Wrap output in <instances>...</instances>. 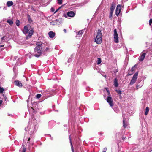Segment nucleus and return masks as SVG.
Masks as SVG:
<instances>
[{
  "label": "nucleus",
  "instance_id": "14",
  "mask_svg": "<svg viewBox=\"0 0 152 152\" xmlns=\"http://www.w3.org/2000/svg\"><path fill=\"white\" fill-rule=\"evenodd\" d=\"M115 91L117 92L118 94L119 95L120 98H121L122 97L121 96V92L119 89H115Z\"/></svg>",
  "mask_w": 152,
  "mask_h": 152
},
{
  "label": "nucleus",
  "instance_id": "31",
  "mask_svg": "<svg viewBox=\"0 0 152 152\" xmlns=\"http://www.w3.org/2000/svg\"><path fill=\"white\" fill-rule=\"evenodd\" d=\"M73 55H71V58H72L73 57ZM72 58H69L68 60V63H70L72 61Z\"/></svg>",
  "mask_w": 152,
  "mask_h": 152
},
{
  "label": "nucleus",
  "instance_id": "18",
  "mask_svg": "<svg viewBox=\"0 0 152 152\" xmlns=\"http://www.w3.org/2000/svg\"><path fill=\"white\" fill-rule=\"evenodd\" d=\"M69 140H70V144H71V149H72V152H74L70 136H69Z\"/></svg>",
  "mask_w": 152,
  "mask_h": 152
},
{
  "label": "nucleus",
  "instance_id": "29",
  "mask_svg": "<svg viewBox=\"0 0 152 152\" xmlns=\"http://www.w3.org/2000/svg\"><path fill=\"white\" fill-rule=\"evenodd\" d=\"M123 126L125 128L127 126V125L126 123H125V120L124 118H123Z\"/></svg>",
  "mask_w": 152,
  "mask_h": 152
},
{
  "label": "nucleus",
  "instance_id": "17",
  "mask_svg": "<svg viewBox=\"0 0 152 152\" xmlns=\"http://www.w3.org/2000/svg\"><path fill=\"white\" fill-rule=\"evenodd\" d=\"M7 22L10 25H12L13 23L12 20L11 19H8Z\"/></svg>",
  "mask_w": 152,
  "mask_h": 152
},
{
  "label": "nucleus",
  "instance_id": "10",
  "mask_svg": "<svg viewBox=\"0 0 152 152\" xmlns=\"http://www.w3.org/2000/svg\"><path fill=\"white\" fill-rule=\"evenodd\" d=\"M15 77H13L12 79V82L13 83H15L16 86H22V84L21 81L18 80H15L14 81H13V79H15Z\"/></svg>",
  "mask_w": 152,
  "mask_h": 152
},
{
  "label": "nucleus",
  "instance_id": "3",
  "mask_svg": "<svg viewBox=\"0 0 152 152\" xmlns=\"http://www.w3.org/2000/svg\"><path fill=\"white\" fill-rule=\"evenodd\" d=\"M36 124L35 123H29L27 127L25 128V130L26 131H28V133L31 134L36 130Z\"/></svg>",
  "mask_w": 152,
  "mask_h": 152
},
{
  "label": "nucleus",
  "instance_id": "47",
  "mask_svg": "<svg viewBox=\"0 0 152 152\" xmlns=\"http://www.w3.org/2000/svg\"><path fill=\"white\" fill-rule=\"evenodd\" d=\"M58 10L57 9L54 12V13H56L58 11Z\"/></svg>",
  "mask_w": 152,
  "mask_h": 152
},
{
  "label": "nucleus",
  "instance_id": "27",
  "mask_svg": "<svg viewBox=\"0 0 152 152\" xmlns=\"http://www.w3.org/2000/svg\"><path fill=\"white\" fill-rule=\"evenodd\" d=\"M113 12L110 11V13L109 18L111 19H112Z\"/></svg>",
  "mask_w": 152,
  "mask_h": 152
},
{
  "label": "nucleus",
  "instance_id": "6",
  "mask_svg": "<svg viewBox=\"0 0 152 152\" xmlns=\"http://www.w3.org/2000/svg\"><path fill=\"white\" fill-rule=\"evenodd\" d=\"M114 41L115 43H118V37L116 29L114 30Z\"/></svg>",
  "mask_w": 152,
  "mask_h": 152
},
{
  "label": "nucleus",
  "instance_id": "57",
  "mask_svg": "<svg viewBox=\"0 0 152 152\" xmlns=\"http://www.w3.org/2000/svg\"><path fill=\"white\" fill-rule=\"evenodd\" d=\"M20 87H22V86H19Z\"/></svg>",
  "mask_w": 152,
  "mask_h": 152
},
{
  "label": "nucleus",
  "instance_id": "7",
  "mask_svg": "<svg viewBox=\"0 0 152 152\" xmlns=\"http://www.w3.org/2000/svg\"><path fill=\"white\" fill-rule=\"evenodd\" d=\"M75 15V13L73 11H69L66 14L64 15L65 17L69 18H70L73 17Z\"/></svg>",
  "mask_w": 152,
  "mask_h": 152
},
{
  "label": "nucleus",
  "instance_id": "53",
  "mask_svg": "<svg viewBox=\"0 0 152 152\" xmlns=\"http://www.w3.org/2000/svg\"><path fill=\"white\" fill-rule=\"evenodd\" d=\"M36 122V120H34V123H35Z\"/></svg>",
  "mask_w": 152,
  "mask_h": 152
},
{
  "label": "nucleus",
  "instance_id": "32",
  "mask_svg": "<svg viewBox=\"0 0 152 152\" xmlns=\"http://www.w3.org/2000/svg\"><path fill=\"white\" fill-rule=\"evenodd\" d=\"M41 95L40 94H37L36 96V97L37 98L39 99L41 97Z\"/></svg>",
  "mask_w": 152,
  "mask_h": 152
},
{
  "label": "nucleus",
  "instance_id": "36",
  "mask_svg": "<svg viewBox=\"0 0 152 152\" xmlns=\"http://www.w3.org/2000/svg\"><path fill=\"white\" fill-rule=\"evenodd\" d=\"M118 72V70L117 69H115L114 70L113 72L115 74H116Z\"/></svg>",
  "mask_w": 152,
  "mask_h": 152
},
{
  "label": "nucleus",
  "instance_id": "30",
  "mask_svg": "<svg viewBox=\"0 0 152 152\" xmlns=\"http://www.w3.org/2000/svg\"><path fill=\"white\" fill-rule=\"evenodd\" d=\"M28 20L29 22L30 23H31L32 21V20L30 16L29 15H28Z\"/></svg>",
  "mask_w": 152,
  "mask_h": 152
},
{
  "label": "nucleus",
  "instance_id": "16",
  "mask_svg": "<svg viewBox=\"0 0 152 152\" xmlns=\"http://www.w3.org/2000/svg\"><path fill=\"white\" fill-rule=\"evenodd\" d=\"M13 3L12 1H8L7 2V4L8 7H10L12 5Z\"/></svg>",
  "mask_w": 152,
  "mask_h": 152
},
{
  "label": "nucleus",
  "instance_id": "2",
  "mask_svg": "<svg viewBox=\"0 0 152 152\" xmlns=\"http://www.w3.org/2000/svg\"><path fill=\"white\" fill-rule=\"evenodd\" d=\"M31 26L30 25L28 24L25 26L22 31L23 33L25 35H26L28 33V36L26 37V39H27L28 37L31 38L33 34L34 31V27L31 28Z\"/></svg>",
  "mask_w": 152,
  "mask_h": 152
},
{
  "label": "nucleus",
  "instance_id": "50",
  "mask_svg": "<svg viewBox=\"0 0 152 152\" xmlns=\"http://www.w3.org/2000/svg\"><path fill=\"white\" fill-rule=\"evenodd\" d=\"M30 140V138H29L28 139V141H29Z\"/></svg>",
  "mask_w": 152,
  "mask_h": 152
},
{
  "label": "nucleus",
  "instance_id": "25",
  "mask_svg": "<svg viewBox=\"0 0 152 152\" xmlns=\"http://www.w3.org/2000/svg\"><path fill=\"white\" fill-rule=\"evenodd\" d=\"M16 25L18 26L20 24V22L18 20H17L16 21Z\"/></svg>",
  "mask_w": 152,
  "mask_h": 152
},
{
  "label": "nucleus",
  "instance_id": "8",
  "mask_svg": "<svg viewBox=\"0 0 152 152\" xmlns=\"http://www.w3.org/2000/svg\"><path fill=\"white\" fill-rule=\"evenodd\" d=\"M138 74V72H136L134 75L131 81L130 82V84H133L136 81V80L137 78Z\"/></svg>",
  "mask_w": 152,
  "mask_h": 152
},
{
  "label": "nucleus",
  "instance_id": "41",
  "mask_svg": "<svg viewBox=\"0 0 152 152\" xmlns=\"http://www.w3.org/2000/svg\"><path fill=\"white\" fill-rule=\"evenodd\" d=\"M126 138V137H122V139L124 140Z\"/></svg>",
  "mask_w": 152,
  "mask_h": 152
},
{
  "label": "nucleus",
  "instance_id": "43",
  "mask_svg": "<svg viewBox=\"0 0 152 152\" xmlns=\"http://www.w3.org/2000/svg\"><path fill=\"white\" fill-rule=\"evenodd\" d=\"M4 46V45H0V48H2V47H3Z\"/></svg>",
  "mask_w": 152,
  "mask_h": 152
},
{
  "label": "nucleus",
  "instance_id": "26",
  "mask_svg": "<svg viewBox=\"0 0 152 152\" xmlns=\"http://www.w3.org/2000/svg\"><path fill=\"white\" fill-rule=\"evenodd\" d=\"M4 90L3 87L0 86V93H2Z\"/></svg>",
  "mask_w": 152,
  "mask_h": 152
},
{
  "label": "nucleus",
  "instance_id": "23",
  "mask_svg": "<svg viewBox=\"0 0 152 152\" xmlns=\"http://www.w3.org/2000/svg\"><path fill=\"white\" fill-rule=\"evenodd\" d=\"M50 49V48H47L45 49V50L44 49L43 52H49L51 50Z\"/></svg>",
  "mask_w": 152,
  "mask_h": 152
},
{
  "label": "nucleus",
  "instance_id": "39",
  "mask_svg": "<svg viewBox=\"0 0 152 152\" xmlns=\"http://www.w3.org/2000/svg\"><path fill=\"white\" fill-rule=\"evenodd\" d=\"M55 11V10L54 8L52 7L51 9V11L52 12H53Z\"/></svg>",
  "mask_w": 152,
  "mask_h": 152
},
{
  "label": "nucleus",
  "instance_id": "40",
  "mask_svg": "<svg viewBox=\"0 0 152 152\" xmlns=\"http://www.w3.org/2000/svg\"><path fill=\"white\" fill-rule=\"evenodd\" d=\"M3 102V101L2 100H0V105L2 104Z\"/></svg>",
  "mask_w": 152,
  "mask_h": 152
},
{
  "label": "nucleus",
  "instance_id": "19",
  "mask_svg": "<svg viewBox=\"0 0 152 152\" xmlns=\"http://www.w3.org/2000/svg\"><path fill=\"white\" fill-rule=\"evenodd\" d=\"M114 86H118V81L117 78H115L114 79Z\"/></svg>",
  "mask_w": 152,
  "mask_h": 152
},
{
  "label": "nucleus",
  "instance_id": "42",
  "mask_svg": "<svg viewBox=\"0 0 152 152\" xmlns=\"http://www.w3.org/2000/svg\"><path fill=\"white\" fill-rule=\"evenodd\" d=\"M4 37H5V36H4L2 38H1V40H4Z\"/></svg>",
  "mask_w": 152,
  "mask_h": 152
},
{
  "label": "nucleus",
  "instance_id": "45",
  "mask_svg": "<svg viewBox=\"0 0 152 152\" xmlns=\"http://www.w3.org/2000/svg\"><path fill=\"white\" fill-rule=\"evenodd\" d=\"M63 31L65 33H66V29H64Z\"/></svg>",
  "mask_w": 152,
  "mask_h": 152
},
{
  "label": "nucleus",
  "instance_id": "15",
  "mask_svg": "<svg viewBox=\"0 0 152 152\" xmlns=\"http://www.w3.org/2000/svg\"><path fill=\"white\" fill-rule=\"evenodd\" d=\"M56 25H59L61 24L62 23V21L61 19H58L56 20Z\"/></svg>",
  "mask_w": 152,
  "mask_h": 152
},
{
  "label": "nucleus",
  "instance_id": "4",
  "mask_svg": "<svg viewBox=\"0 0 152 152\" xmlns=\"http://www.w3.org/2000/svg\"><path fill=\"white\" fill-rule=\"evenodd\" d=\"M102 36L101 30L99 29L95 39V42L97 44H100L102 42Z\"/></svg>",
  "mask_w": 152,
  "mask_h": 152
},
{
  "label": "nucleus",
  "instance_id": "44",
  "mask_svg": "<svg viewBox=\"0 0 152 152\" xmlns=\"http://www.w3.org/2000/svg\"><path fill=\"white\" fill-rule=\"evenodd\" d=\"M83 85H86V82H84L83 83Z\"/></svg>",
  "mask_w": 152,
  "mask_h": 152
},
{
  "label": "nucleus",
  "instance_id": "37",
  "mask_svg": "<svg viewBox=\"0 0 152 152\" xmlns=\"http://www.w3.org/2000/svg\"><path fill=\"white\" fill-rule=\"evenodd\" d=\"M152 23V19H150L149 21V24L151 25Z\"/></svg>",
  "mask_w": 152,
  "mask_h": 152
},
{
  "label": "nucleus",
  "instance_id": "38",
  "mask_svg": "<svg viewBox=\"0 0 152 152\" xmlns=\"http://www.w3.org/2000/svg\"><path fill=\"white\" fill-rule=\"evenodd\" d=\"M107 150V148H104L102 152H106Z\"/></svg>",
  "mask_w": 152,
  "mask_h": 152
},
{
  "label": "nucleus",
  "instance_id": "13",
  "mask_svg": "<svg viewBox=\"0 0 152 152\" xmlns=\"http://www.w3.org/2000/svg\"><path fill=\"white\" fill-rule=\"evenodd\" d=\"M115 7V2H113L111 4L110 11L113 12Z\"/></svg>",
  "mask_w": 152,
  "mask_h": 152
},
{
  "label": "nucleus",
  "instance_id": "22",
  "mask_svg": "<svg viewBox=\"0 0 152 152\" xmlns=\"http://www.w3.org/2000/svg\"><path fill=\"white\" fill-rule=\"evenodd\" d=\"M149 109L148 107H147L145 109V115H147L149 112Z\"/></svg>",
  "mask_w": 152,
  "mask_h": 152
},
{
  "label": "nucleus",
  "instance_id": "20",
  "mask_svg": "<svg viewBox=\"0 0 152 152\" xmlns=\"http://www.w3.org/2000/svg\"><path fill=\"white\" fill-rule=\"evenodd\" d=\"M84 31L83 30H82L79 31L77 33V35H82V34L83 33Z\"/></svg>",
  "mask_w": 152,
  "mask_h": 152
},
{
  "label": "nucleus",
  "instance_id": "54",
  "mask_svg": "<svg viewBox=\"0 0 152 152\" xmlns=\"http://www.w3.org/2000/svg\"><path fill=\"white\" fill-rule=\"evenodd\" d=\"M50 139H51L52 140H53V138H52V137H51V138H50Z\"/></svg>",
  "mask_w": 152,
  "mask_h": 152
},
{
  "label": "nucleus",
  "instance_id": "21",
  "mask_svg": "<svg viewBox=\"0 0 152 152\" xmlns=\"http://www.w3.org/2000/svg\"><path fill=\"white\" fill-rule=\"evenodd\" d=\"M28 109L29 112H30L34 113L35 112L34 110L32 107H31L29 109V108L28 107Z\"/></svg>",
  "mask_w": 152,
  "mask_h": 152
},
{
  "label": "nucleus",
  "instance_id": "9",
  "mask_svg": "<svg viewBox=\"0 0 152 152\" xmlns=\"http://www.w3.org/2000/svg\"><path fill=\"white\" fill-rule=\"evenodd\" d=\"M121 6L120 5L118 4L116 7L115 10V14L118 16L121 11Z\"/></svg>",
  "mask_w": 152,
  "mask_h": 152
},
{
  "label": "nucleus",
  "instance_id": "49",
  "mask_svg": "<svg viewBox=\"0 0 152 152\" xmlns=\"http://www.w3.org/2000/svg\"><path fill=\"white\" fill-rule=\"evenodd\" d=\"M139 86H136L137 89H138V88H140V87H139Z\"/></svg>",
  "mask_w": 152,
  "mask_h": 152
},
{
  "label": "nucleus",
  "instance_id": "1",
  "mask_svg": "<svg viewBox=\"0 0 152 152\" xmlns=\"http://www.w3.org/2000/svg\"><path fill=\"white\" fill-rule=\"evenodd\" d=\"M36 46L34 49V56L39 57L42 54L45 45L42 42H38L36 43Z\"/></svg>",
  "mask_w": 152,
  "mask_h": 152
},
{
  "label": "nucleus",
  "instance_id": "28",
  "mask_svg": "<svg viewBox=\"0 0 152 152\" xmlns=\"http://www.w3.org/2000/svg\"><path fill=\"white\" fill-rule=\"evenodd\" d=\"M50 25H56V21H53L50 22Z\"/></svg>",
  "mask_w": 152,
  "mask_h": 152
},
{
  "label": "nucleus",
  "instance_id": "35",
  "mask_svg": "<svg viewBox=\"0 0 152 152\" xmlns=\"http://www.w3.org/2000/svg\"><path fill=\"white\" fill-rule=\"evenodd\" d=\"M26 147H23V148L22 152H26Z\"/></svg>",
  "mask_w": 152,
  "mask_h": 152
},
{
  "label": "nucleus",
  "instance_id": "5",
  "mask_svg": "<svg viewBox=\"0 0 152 152\" xmlns=\"http://www.w3.org/2000/svg\"><path fill=\"white\" fill-rule=\"evenodd\" d=\"M106 89L107 93L108 94V95L109 96L107 97V101L109 103L111 107H112L113 105V100L111 97V94H110V91L108 89V88H105Z\"/></svg>",
  "mask_w": 152,
  "mask_h": 152
},
{
  "label": "nucleus",
  "instance_id": "46",
  "mask_svg": "<svg viewBox=\"0 0 152 152\" xmlns=\"http://www.w3.org/2000/svg\"><path fill=\"white\" fill-rule=\"evenodd\" d=\"M103 76H104V77L105 78H106V77H107V76H106V75H103Z\"/></svg>",
  "mask_w": 152,
  "mask_h": 152
},
{
  "label": "nucleus",
  "instance_id": "51",
  "mask_svg": "<svg viewBox=\"0 0 152 152\" xmlns=\"http://www.w3.org/2000/svg\"><path fill=\"white\" fill-rule=\"evenodd\" d=\"M29 58H31V56H29Z\"/></svg>",
  "mask_w": 152,
  "mask_h": 152
},
{
  "label": "nucleus",
  "instance_id": "56",
  "mask_svg": "<svg viewBox=\"0 0 152 152\" xmlns=\"http://www.w3.org/2000/svg\"><path fill=\"white\" fill-rule=\"evenodd\" d=\"M75 80H77V78H76Z\"/></svg>",
  "mask_w": 152,
  "mask_h": 152
},
{
  "label": "nucleus",
  "instance_id": "48",
  "mask_svg": "<svg viewBox=\"0 0 152 152\" xmlns=\"http://www.w3.org/2000/svg\"><path fill=\"white\" fill-rule=\"evenodd\" d=\"M3 10H6V7H4L3 8Z\"/></svg>",
  "mask_w": 152,
  "mask_h": 152
},
{
  "label": "nucleus",
  "instance_id": "24",
  "mask_svg": "<svg viewBox=\"0 0 152 152\" xmlns=\"http://www.w3.org/2000/svg\"><path fill=\"white\" fill-rule=\"evenodd\" d=\"M101 59L100 58H97V64H100L101 62Z\"/></svg>",
  "mask_w": 152,
  "mask_h": 152
},
{
  "label": "nucleus",
  "instance_id": "12",
  "mask_svg": "<svg viewBox=\"0 0 152 152\" xmlns=\"http://www.w3.org/2000/svg\"><path fill=\"white\" fill-rule=\"evenodd\" d=\"M48 34L50 38H53L54 37L55 33L53 31H50L48 32Z\"/></svg>",
  "mask_w": 152,
  "mask_h": 152
},
{
  "label": "nucleus",
  "instance_id": "55",
  "mask_svg": "<svg viewBox=\"0 0 152 152\" xmlns=\"http://www.w3.org/2000/svg\"><path fill=\"white\" fill-rule=\"evenodd\" d=\"M66 125H64V126H66Z\"/></svg>",
  "mask_w": 152,
  "mask_h": 152
},
{
  "label": "nucleus",
  "instance_id": "34",
  "mask_svg": "<svg viewBox=\"0 0 152 152\" xmlns=\"http://www.w3.org/2000/svg\"><path fill=\"white\" fill-rule=\"evenodd\" d=\"M135 66H134L132 67V68L131 69V71L132 72H133L135 71Z\"/></svg>",
  "mask_w": 152,
  "mask_h": 152
},
{
  "label": "nucleus",
  "instance_id": "33",
  "mask_svg": "<svg viewBox=\"0 0 152 152\" xmlns=\"http://www.w3.org/2000/svg\"><path fill=\"white\" fill-rule=\"evenodd\" d=\"M62 0H58V3L61 5L62 4Z\"/></svg>",
  "mask_w": 152,
  "mask_h": 152
},
{
  "label": "nucleus",
  "instance_id": "52",
  "mask_svg": "<svg viewBox=\"0 0 152 152\" xmlns=\"http://www.w3.org/2000/svg\"><path fill=\"white\" fill-rule=\"evenodd\" d=\"M60 8H61V7H60L58 8L57 9L58 10H59L60 9Z\"/></svg>",
  "mask_w": 152,
  "mask_h": 152
},
{
  "label": "nucleus",
  "instance_id": "11",
  "mask_svg": "<svg viewBox=\"0 0 152 152\" xmlns=\"http://www.w3.org/2000/svg\"><path fill=\"white\" fill-rule=\"evenodd\" d=\"M146 55V53H142L141 55L140 56L139 58V60L140 61H142L144 59Z\"/></svg>",
  "mask_w": 152,
  "mask_h": 152
}]
</instances>
